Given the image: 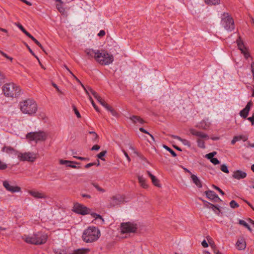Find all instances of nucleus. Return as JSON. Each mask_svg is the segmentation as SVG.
I'll list each match as a JSON object with an SVG mask.
<instances>
[{"label": "nucleus", "instance_id": "obj_1", "mask_svg": "<svg viewBox=\"0 0 254 254\" xmlns=\"http://www.w3.org/2000/svg\"><path fill=\"white\" fill-rule=\"evenodd\" d=\"M100 236V231L96 227H89L85 229L82 234L84 242L88 243L96 241Z\"/></svg>", "mask_w": 254, "mask_h": 254}, {"label": "nucleus", "instance_id": "obj_2", "mask_svg": "<svg viewBox=\"0 0 254 254\" xmlns=\"http://www.w3.org/2000/svg\"><path fill=\"white\" fill-rule=\"evenodd\" d=\"M20 109L23 113L32 115L37 111V105L33 100L27 99L20 103Z\"/></svg>", "mask_w": 254, "mask_h": 254}, {"label": "nucleus", "instance_id": "obj_3", "mask_svg": "<svg viewBox=\"0 0 254 254\" xmlns=\"http://www.w3.org/2000/svg\"><path fill=\"white\" fill-rule=\"evenodd\" d=\"M2 91L4 95L8 97L16 98L21 94L20 87L13 83L5 84L3 86Z\"/></svg>", "mask_w": 254, "mask_h": 254}, {"label": "nucleus", "instance_id": "obj_4", "mask_svg": "<svg viewBox=\"0 0 254 254\" xmlns=\"http://www.w3.org/2000/svg\"><path fill=\"white\" fill-rule=\"evenodd\" d=\"M95 59L101 65H109L112 63L114 57L112 55L102 50H97L95 53Z\"/></svg>", "mask_w": 254, "mask_h": 254}, {"label": "nucleus", "instance_id": "obj_5", "mask_svg": "<svg viewBox=\"0 0 254 254\" xmlns=\"http://www.w3.org/2000/svg\"><path fill=\"white\" fill-rule=\"evenodd\" d=\"M221 24L227 31H232L235 28L234 20L228 13H224L222 15Z\"/></svg>", "mask_w": 254, "mask_h": 254}, {"label": "nucleus", "instance_id": "obj_6", "mask_svg": "<svg viewBox=\"0 0 254 254\" xmlns=\"http://www.w3.org/2000/svg\"><path fill=\"white\" fill-rule=\"evenodd\" d=\"M121 231L122 233H135L138 229V225L134 222H123L121 224Z\"/></svg>", "mask_w": 254, "mask_h": 254}, {"label": "nucleus", "instance_id": "obj_7", "mask_svg": "<svg viewBox=\"0 0 254 254\" xmlns=\"http://www.w3.org/2000/svg\"><path fill=\"white\" fill-rule=\"evenodd\" d=\"M26 138L30 141H44L46 140L47 135L45 132L40 131L38 132H30L26 135Z\"/></svg>", "mask_w": 254, "mask_h": 254}, {"label": "nucleus", "instance_id": "obj_8", "mask_svg": "<svg viewBox=\"0 0 254 254\" xmlns=\"http://www.w3.org/2000/svg\"><path fill=\"white\" fill-rule=\"evenodd\" d=\"M72 210L77 214L82 215L88 214L90 212V209L89 208L77 202L74 203Z\"/></svg>", "mask_w": 254, "mask_h": 254}, {"label": "nucleus", "instance_id": "obj_9", "mask_svg": "<svg viewBox=\"0 0 254 254\" xmlns=\"http://www.w3.org/2000/svg\"><path fill=\"white\" fill-rule=\"evenodd\" d=\"M17 156L18 159L21 161L34 162L36 158V155L31 152H25L22 153L19 151L17 153Z\"/></svg>", "mask_w": 254, "mask_h": 254}, {"label": "nucleus", "instance_id": "obj_10", "mask_svg": "<svg viewBox=\"0 0 254 254\" xmlns=\"http://www.w3.org/2000/svg\"><path fill=\"white\" fill-rule=\"evenodd\" d=\"M125 196L123 195L117 194L113 196L111 198L108 207L111 208L123 203L125 202Z\"/></svg>", "mask_w": 254, "mask_h": 254}, {"label": "nucleus", "instance_id": "obj_11", "mask_svg": "<svg viewBox=\"0 0 254 254\" xmlns=\"http://www.w3.org/2000/svg\"><path fill=\"white\" fill-rule=\"evenodd\" d=\"M34 240L36 242V245L44 244L46 243L48 239L47 235L41 232H38L33 234Z\"/></svg>", "mask_w": 254, "mask_h": 254}, {"label": "nucleus", "instance_id": "obj_12", "mask_svg": "<svg viewBox=\"0 0 254 254\" xmlns=\"http://www.w3.org/2000/svg\"><path fill=\"white\" fill-rule=\"evenodd\" d=\"M2 185L5 190L11 193L19 192L21 191L20 187L18 186H13L10 185L8 181L5 180L2 182Z\"/></svg>", "mask_w": 254, "mask_h": 254}, {"label": "nucleus", "instance_id": "obj_13", "mask_svg": "<svg viewBox=\"0 0 254 254\" xmlns=\"http://www.w3.org/2000/svg\"><path fill=\"white\" fill-rule=\"evenodd\" d=\"M205 193L208 198L212 200L214 202L222 201V200L214 191L208 190L205 191Z\"/></svg>", "mask_w": 254, "mask_h": 254}, {"label": "nucleus", "instance_id": "obj_14", "mask_svg": "<svg viewBox=\"0 0 254 254\" xmlns=\"http://www.w3.org/2000/svg\"><path fill=\"white\" fill-rule=\"evenodd\" d=\"M253 105L252 101H250L248 103L245 108L241 110L240 112V115L242 118L246 119L249 114V112L250 110L251 106Z\"/></svg>", "mask_w": 254, "mask_h": 254}, {"label": "nucleus", "instance_id": "obj_15", "mask_svg": "<svg viewBox=\"0 0 254 254\" xmlns=\"http://www.w3.org/2000/svg\"><path fill=\"white\" fill-rule=\"evenodd\" d=\"M236 42L239 49L241 51V53L243 54V55L245 53L248 51V49L244 45V42L242 40L241 36H239Z\"/></svg>", "mask_w": 254, "mask_h": 254}, {"label": "nucleus", "instance_id": "obj_16", "mask_svg": "<svg viewBox=\"0 0 254 254\" xmlns=\"http://www.w3.org/2000/svg\"><path fill=\"white\" fill-rule=\"evenodd\" d=\"M190 133L193 135L198 136L201 138H204L206 139H209L208 135L207 134L204 133L202 132L197 131L193 128H190Z\"/></svg>", "mask_w": 254, "mask_h": 254}, {"label": "nucleus", "instance_id": "obj_17", "mask_svg": "<svg viewBox=\"0 0 254 254\" xmlns=\"http://www.w3.org/2000/svg\"><path fill=\"white\" fill-rule=\"evenodd\" d=\"M232 177L234 179L240 180L245 178L247 177V173L239 170L234 172Z\"/></svg>", "mask_w": 254, "mask_h": 254}, {"label": "nucleus", "instance_id": "obj_18", "mask_svg": "<svg viewBox=\"0 0 254 254\" xmlns=\"http://www.w3.org/2000/svg\"><path fill=\"white\" fill-rule=\"evenodd\" d=\"M1 151L5 152L8 154H13L15 156H17L18 152V151L15 150L10 146H4L1 149Z\"/></svg>", "mask_w": 254, "mask_h": 254}, {"label": "nucleus", "instance_id": "obj_19", "mask_svg": "<svg viewBox=\"0 0 254 254\" xmlns=\"http://www.w3.org/2000/svg\"><path fill=\"white\" fill-rule=\"evenodd\" d=\"M236 247L239 250H244L246 247V242L243 237L240 238L236 243Z\"/></svg>", "mask_w": 254, "mask_h": 254}, {"label": "nucleus", "instance_id": "obj_20", "mask_svg": "<svg viewBox=\"0 0 254 254\" xmlns=\"http://www.w3.org/2000/svg\"><path fill=\"white\" fill-rule=\"evenodd\" d=\"M28 193L35 198H46L47 197L45 193L38 191L30 190L28 191Z\"/></svg>", "mask_w": 254, "mask_h": 254}, {"label": "nucleus", "instance_id": "obj_21", "mask_svg": "<svg viewBox=\"0 0 254 254\" xmlns=\"http://www.w3.org/2000/svg\"><path fill=\"white\" fill-rule=\"evenodd\" d=\"M22 240L27 244L36 245V242L34 240L33 234L31 236L25 235L22 237Z\"/></svg>", "mask_w": 254, "mask_h": 254}, {"label": "nucleus", "instance_id": "obj_22", "mask_svg": "<svg viewBox=\"0 0 254 254\" xmlns=\"http://www.w3.org/2000/svg\"><path fill=\"white\" fill-rule=\"evenodd\" d=\"M147 173L149 177L150 178L152 184L155 186L160 188L161 186L159 183V180L155 176L153 175L149 171H147Z\"/></svg>", "mask_w": 254, "mask_h": 254}, {"label": "nucleus", "instance_id": "obj_23", "mask_svg": "<svg viewBox=\"0 0 254 254\" xmlns=\"http://www.w3.org/2000/svg\"><path fill=\"white\" fill-rule=\"evenodd\" d=\"M210 124V123L203 120L196 126V127L200 129L206 130L209 128Z\"/></svg>", "mask_w": 254, "mask_h": 254}, {"label": "nucleus", "instance_id": "obj_24", "mask_svg": "<svg viewBox=\"0 0 254 254\" xmlns=\"http://www.w3.org/2000/svg\"><path fill=\"white\" fill-rule=\"evenodd\" d=\"M130 119L134 124L139 123L140 124H143L145 123L144 121L142 118L137 116H132L130 117Z\"/></svg>", "mask_w": 254, "mask_h": 254}, {"label": "nucleus", "instance_id": "obj_25", "mask_svg": "<svg viewBox=\"0 0 254 254\" xmlns=\"http://www.w3.org/2000/svg\"><path fill=\"white\" fill-rule=\"evenodd\" d=\"M191 178L192 179V181H193V183L195 184V185L199 188H200L202 187V184L200 181V180L197 178V177L194 175L191 174Z\"/></svg>", "mask_w": 254, "mask_h": 254}, {"label": "nucleus", "instance_id": "obj_26", "mask_svg": "<svg viewBox=\"0 0 254 254\" xmlns=\"http://www.w3.org/2000/svg\"><path fill=\"white\" fill-rule=\"evenodd\" d=\"M137 178L140 186L144 189H147L148 185L146 183L145 179L142 176H138Z\"/></svg>", "mask_w": 254, "mask_h": 254}, {"label": "nucleus", "instance_id": "obj_27", "mask_svg": "<svg viewBox=\"0 0 254 254\" xmlns=\"http://www.w3.org/2000/svg\"><path fill=\"white\" fill-rule=\"evenodd\" d=\"M173 136L174 138H176L181 141L185 145L188 146L189 147L191 146V143L188 140L182 138L181 137L178 136L173 135Z\"/></svg>", "mask_w": 254, "mask_h": 254}, {"label": "nucleus", "instance_id": "obj_28", "mask_svg": "<svg viewBox=\"0 0 254 254\" xmlns=\"http://www.w3.org/2000/svg\"><path fill=\"white\" fill-rule=\"evenodd\" d=\"M89 252L88 249H77L70 254H87Z\"/></svg>", "mask_w": 254, "mask_h": 254}, {"label": "nucleus", "instance_id": "obj_29", "mask_svg": "<svg viewBox=\"0 0 254 254\" xmlns=\"http://www.w3.org/2000/svg\"><path fill=\"white\" fill-rule=\"evenodd\" d=\"M238 224L245 227V228H247L250 232H252V228H251L250 225L245 221H244L243 220L239 219L238 220Z\"/></svg>", "mask_w": 254, "mask_h": 254}, {"label": "nucleus", "instance_id": "obj_30", "mask_svg": "<svg viewBox=\"0 0 254 254\" xmlns=\"http://www.w3.org/2000/svg\"><path fill=\"white\" fill-rule=\"evenodd\" d=\"M60 163L61 165H66L67 166V165H69L70 164H79V163H77L76 162L65 160H60Z\"/></svg>", "mask_w": 254, "mask_h": 254}, {"label": "nucleus", "instance_id": "obj_31", "mask_svg": "<svg viewBox=\"0 0 254 254\" xmlns=\"http://www.w3.org/2000/svg\"><path fill=\"white\" fill-rule=\"evenodd\" d=\"M210 208L214 211V212L218 215H219L221 210L218 205L213 204H211Z\"/></svg>", "mask_w": 254, "mask_h": 254}, {"label": "nucleus", "instance_id": "obj_32", "mask_svg": "<svg viewBox=\"0 0 254 254\" xmlns=\"http://www.w3.org/2000/svg\"><path fill=\"white\" fill-rule=\"evenodd\" d=\"M86 54L90 56L91 58H94L95 57V53L96 51L93 49H87L85 51Z\"/></svg>", "mask_w": 254, "mask_h": 254}, {"label": "nucleus", "instance_id": "obj_33", "mask_svg": "<svg viewBox=\"0 0 254 254\" xmlns=\"http://www.w3.org/2000/svg\"><path fill=\"white\" fill-rule=\"evenodd\" d=\"M204 1L207 4L212 5L218 4L220 3V0H204Z\"/></svg>", "mask_w": 254, "mask_h": 254}, {"label": "nucleus", "instance_id": "obj_34", "mask_svg": "<svg viewBox=\"0 0 254 254\" xmlns=\"http://www.w3.org/2000/svg\"><path fill=\"white\" fill-rule=\"evenodd\" d=\"M56 8L62 14H64L65 9L62 6V4H57Z\"/></svg>", "mask_w": 254, "mask_h": 254}, {"label": "nucleus", "instance_id": "obj_35", "mask_svg": "<svg viewBox=\"0 0 254 254\" xmlns=\"http://www.w3.org/2000/svg\"><path fill=\"white\" fill-rule=\"evenodd\" d=\"M163 147L166 149L167 150V151H168L172 155V156L173 157H176L177 156V154L175 153V152L172 150L171 148H170L169 147H168V146L166 145H163Z\"/></svg>", "mask_w": 254, "mask_h": 254}, {"label": "nucleus", "instance_id": "obj_36", "mask_svg": "<svg viewBox=\"0 0 254 254\" xmlns=\"http://www.w3.org/2000/svg\"><path fill=\"white\" fill-rule=\"evenodd\" d=\"M197 145L199 148H205V142L203 140H202L200 139H197Z\"/></svg>", "mask_w": 254, "mask_h": 254}, {"label": "nucleus", "instance_id": "obj_37", "mask_svg": "<svg viewBox=\"0 0 254 254\" xmlns=\"http://www.w3.org/2000/svg\"><path fill=\"white\" fill-rule=\"evenodd\" d=\"M91 185H93L98 191H101L102 192H105V190L104 189H102V188H101L98 185V184L94 183V182H92Z\"/></svg>", "mask_w": 254, "mask_h": 254}, {"label": "nucleus", "instance_id": "obj_38", "mask_svg": "<svg viewBox=\"0 0 254 254\" xmlns=\"http://www.w3.org/2000/svg\"><path fill=\"white\" fill-rule=\"evenodd\" d=\"M107 153V151L106 150H104V151H103L102 152H101L100 153H99L97 155V157L99 158V159H100L101 160H103V161H105V158H104V156L106 155V154Z\"/></svg>", "mask_w": 254, "mask_h": 254}, {"label": "nucleus", "instance_id": "obj_39", "mask_svg": "<svg viewBox=\"0 0 254 254\" xmlns=\"http://www.w3.org/2000/svg\"><path fill=\"white\" fill-rule=\"evenodd\" d=\"M88 90L90 91V92L92 93V94L93 95L95 98L97 99H100V96L98 95V94L94 91L91 87H88Z\"/></svg>", "mask_w": 254, "mask_h": 254}, {"label": "nucleus", "instance_id": "obj_40", "mask_svg": "<svg viewBox=\"0 0 254 254\" xmlns=\"http://www.w3.org/2000/svg\"><path fill=\"white\" fill-rule=\"evenodd\" d=\"M230 207L232 208H238L239 206V204L235 200H233L230 202Z\"/></svg>", "mask_w": 254, "mask_h": 254}, {"label": "nucleus", "instance_id": "obj_41", "mask_svg": "<svg viewBox=\"0 0 254 254\" xmlns=\"http://www.w3.org/2000/svg\"><path fill=\"white\" fill-rule=\"evenodd\" d=\"M89 100H90V101L92 106H93L94 109L96 110V111L97 112H100L99 109L98 108V107L95 104V102L93 101V99H92V98L91 97V96H89Z\"/></svg>", "mask_w": 254, "mask_h": 254}, {"label": "nucleus", "instance_id": "obj_42", "mask_svg": "<svg viewBox=\"0 0 254 254\" xmlns=\"http://www.w3.org/2000/svg\"><path fill=\"white\" fill-rule=\"evenodd\" d=\"M220 169L221 170L225 173H229V170L228 169V167L227 166L225 165V164H223L221 166V168H220Z\"/></svg>", "mask_w": 254, "mask_h": 254}, {"label": "nucleus", "instance_id": "obj_43", "mask_svg": "<svg viewBox=\"0 0 254 254\" xmlns=\"http://www.w3.org/2000/svg\"><path fill=\"white\" fill-rule=\"evenodd\" d=\"M72 108H73V110L74 111V113L75 114V115H76V117L78 118H81V115L79 113V112L78 111V110H77V109L76 108V107H75V105H72Z\"/></svg>", "mask_w": 254, "mask_h": 254}, {"label": "nucleus", "instance_id": "obj_44", "mask_svg": "<svg viewBox=\"0 0 254 254\" xmlns=\"http://www.w3.org/2000/svg\"><path fill=\"white\" fill-rule=\"evenodd\" d=\"M5 82V75L0 70V85L2 84Z\"/></svg>", "mask_w": 254, "mask_h": 254}, {"label": "nucleus", "instance_id": "obj_45", "mask_svg": "<svg viewBox=\"0 0 254 254\" xmlns=\"http://www.w3.org/2000/svg\"><path fill=\"white\" fill-rule=\"evenodd\" d=\"M7 168V165L0 160V170H3Z\"/></svg>", "mask_w": 254, "mask_h": 254}, {"label": "nucleus", "instance_id": "obj_46", "mask_svg": "<svg viewBox=\"0 0 254 254\" xmlns=\"http://www.w3.org/2000/svg\"><path fill=\"white\" fill-rule=\"evenodd\" d=\"M0 54L2 56H3L4 58H5L6 59H8V60H9L11 62L12 61V60H13V58L8 56L7 54H6L5 53H4L3 52L1 51L0 50Z\"/></svg>", "mask_w": 254, "mask_h": 254}, {"label": "nucleus", "instance_id": "obj_47", "mask_svg": "<svg viewBox=\"0 0 254 254\" xmlns=\"http://www.w3.org/2000/svg\"><path fill=\"white\" fill-rule=\"evenodd\" d=\"M139 130L143 132V133H146V134H147L148 135H149L154 140V137L153 136V135L151 134H150L147 130H146L144 128H143V127H140Z\"/></svg>", "mask_w": 254, "mask_h": 254}, {"label": "nucleus", "instance_id": "obj_48", "mask_svg": "<svg viewBox=\"0 0 254 254\" xmlns=\"http://www.w3.org/2000/svg\"><path fill=\"white\" fill-rule=\"evenodd\" d=\"M235 137H237L238 138V141L242 139L244 141H246L248 139V137L246 136L241 135L239 136H235Z\"/></svg>", "mask_w": 254, "mask_h": 254}, {"label": "nucleus", "instance_id": "obj_49", "mask_svg": "<svg viewBox=\"0 0 254 254\" xmlns=\"http://www.w3.org/2000/svg\"><path fill=\"white\" fill-rule=\"evenodd\" d=\"M213 188H214L216 190H217V191H218L222 195H224L225 194V192L224 191H223L220 188H219L217 186H216L215 185H213Z\"/></svg>", "mask_w": 254, "mask_h": 254}, {"label": "nucleus", "instance_id": "obj_50", "mask_svg": "<svg viewBox=\"0 0 254 254\" xmlns=\"http://www.w3.org/2000/svg\"><path fill=\"white\" fill-rule=\"evenodd\" d=\"M15 25H16L23 33H24L25 31H26L20 23H15Z\"/></svg>", "mask_w": 254, "mask_h": 254}, {"label": "nucleus", "instance_id": "obj_51", "mask_svg": "<svg viewBox=\"0 0 254 254\" xmlns=\"http://www.w3.org/2000/svg\"><path fill=\"white\" fill-rule=\"evenodd\" d=\"M210 162L214 165H218L220 163V161L216 158H213Z\"/></svg>", "mask_w": 254, "mask_h": 254}, {"label": "nucleus", "instance_id": "obj_52", "mask_svg": "<svg viewBox=\"0 0 254 254\" xmlns=\"http://www.w3.org/2000/svg\"><path fill=\"white\" fill-rule=\"evenodd\" d=\"M137 155L142 160L148 163L147 159L143 155L138 153H137Z\"/></svg>", "mask_w": 254, "mask_h": 254}, {"label": "nucleus", "instance_id": "obj_53", "mask_svg": "<svg viewBox=\"0 0 254 254\" xmlns=\"http://www.w3.org/2000/svg\"><path fill=\"white\" fill-rule=\"evenodd\" d=\"M202 200L204 203L205 207H208V208H210L211 204H212V203H211L206 200H203V199H202Z\"/></svg>", "mask_w": 254, "mask_h": 254}, {"label": "nucleus", "instance_id": "obj_54", "mask_svg": "<svg viewBox=\"0 0 254 254\" xmlns=\"http://www.w3.org/2000/svg\"><path fill=\"white\" fill-rule=\"evenodd\" d=\"M24 45L26 46V47L27 48V49L28 50V51H29V52L32 55H34V53L33 52V51L31 49V48H30V47L28 46V45L25 43V42H24L23 43Z\"/></svg>", "mask_w": 254, "mask_h": 254}, {"label": "nucleus", "instance_id": "obj_55", "mask_svg": "<svg viewBox=\"0 0 254 254\" xmlns=\"http://www.w3.org/2000/svg\"><path fill=\"white\" fill-rule=\"evenodd\" d=\"M100 148V146L99 145L96 144L94 145L92 148L91 150H98Z\"/></svg>", "mask_w": 254, "mask_h": 254}, {"label": "nucleus", "instance_id": "obj_56", "mask_svg": "<svg viewBox=\"0 0 254 254\" xmlns=\"http://www.w3.org/2000/svg\"><path fill=\"white\" fill-rule=\"evenodd\" d=\"M28 37L30 38L32 40L34 38V37L32 36L28 32L25 31L24 33Z\"/></svg>", "mask_w": 254, "mask_h": 254}, {"label": "nucleus", "instance_id": "obj_57", "mask_svg": "<svg viewBox=\"0 0 254 254\" xmlns=\"http://www.w3.org/2000/svg\"><path fill=\"white\" fill-rule=\"evenodd\" d=\"M82 87L83 88L84 91H85L86 93L89 96H90L89 95V92L90 91L88 90V87L87 88H86L82 84H81Z\"/></svg>", "mask_w": 254, "mask_h": 254}, {"label": "nucleus", "instance_id": "obj_58", "mask_svg": "<svg viewBox=\"0 0 254 254\" xmlns=\"http://www.w3.org/2000/svg\"><path fill=\"white\" fill-rule=\"evenodd\" d=\"M105 31L103 30L100 31L99 33L98 34V36L99 37H103L105 35Z\"/></svg>", "mask_w": 254, "mask_h": 254}, {"label": "nucleus", "instance_id": "obj_59", "mask_svg": "<svg viewBox=\"0 0 254 254\" xmlns=\"http://www.w3.org/2000/svg\"><path fill=\"white\" fill-rule=\"evenodd\" d=\"M98 101L102 105L106 103V102L100 96V99H97Z\"/></svg>", "mask_w": 254, "mask_h": 254}, {"label": "nucleus", "instance_id": "obj_60", "mask_svg": "<svg viewBox=\"0 0 254 254\" xmlns=\"http://www.w3.org/2000/svg\"><path fill=\"white\" fill-rule=\"evenodd\" d=\"M205 157L207 159L210 160L211 161L212 159H213L214 157L212 156V155L210 154V153L207 154L205 155Z\"/></svg>", "mask_w": 254, "mask_h": 254}, {"label": "nucleus", "instance_id": "obj_61", "mask_svg": "<svg viewBox=\"0 0 254 254\" xmlns=\"http://www.w3.org/2000/svg\"><path fill=\"white\" fill-rule=\"evenodd\" d=\"M201 244H202V246L204 247V248H207L208 247V244H207V243L206 242V241L204 240L202 243H201Z\"/></svg>", "mask_w": 254, "mask_h": 254}, {"label": "nucleus", "instance_id": "obj_62", "mask_svg": "<svg viewBox=\"0 0 254 254\" xmlns=\"http://www.w3.org/2000/svg\"><path fill=\"white\" fill-rule=\"evenodd\" d=\"M110 113L113 116H115V117H117L118 115V113L114 109H113L112 110H111V112H110Z\"/></svg>", "mask_w": 254, "mask_h": 254}, {"label": "nucleus", "instance_id": "obj_63", "mask_svg": "<svg viewBox=\"0 0 254 254\" xmlns=\"http://www.w3.org/2000/svg\"><path fill=\"white\" fill-rule=\"evenodd\" d=\"M237 141H238V138L237 137L234 136L231 141V144L232 145H234Z\"/></svg>", "mask_w": 254, "mask_h": 254}, {"label": "nucleus", "instance_id": "obj_64", "mask_svg": "<svg viewBox=\"0 0 254 254\" xmlns=\"http://www.w3.org/2000/svg\"><path fill=\"white\" fill-rule=\"evenodd\" d=\"M248 120L252 123V125H254V118L253 116L248 118Z\"/></svg>", "mask_w": 254, "mask_h": 254}]
</instances>
